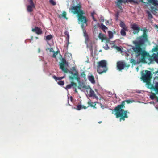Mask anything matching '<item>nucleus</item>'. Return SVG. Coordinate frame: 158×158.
<instances>
[{
  "label": "nucleus",
  "mask_w": 158,
  "mask_h": 158,
  "mask_svg": "<svg viewBox=\"0 0 158 158\" xmlns=\"http://www.w3.org/2000/svg\"><path fill=\"white\" fill-rule=\"evenodd\" d=\"M70 99H72V97H71Z\"/></svg>",
  "instance_id": "6e6d98bb"
},
{
  "label": "nucleus",
  "mask_w": 158,
  "mask_h": 158,
  "mask_svg": "<svg viewBox=\"0 0 158 158\" xmlns=\"http://www.w3.org/2000/svg\"><path fill=\"white\" fill-rule=\"evenodd\" d=\"M106 24L107 25L108 24H110V23H109V21H107L106 22Z\"/></svg>",
  "instance_id": "c03bdc74"
},
{
  "label": "nucleus",
  "mask_w": 158,
  "mask_h": 158,
  "mask_svg": "<svg viewBox=\"0 0 158 158\" xmlns=\"http://www.w3.org/2000/svg\"><path fill=\"white\" fill-rule=\"evenodd\" d=\"M94 12L93 13H92L91 14V16L92 17L93 20L94 21H96V19H95V18H94Z\"/></svg>",
  "instance_id": "ea45409f"
},
{
  "label": "nucleus",
  "mask_w": 158,
  "mask_h": 158,
  "mask_svg": "<svg viewBox=\"0 0 158 158\" xmlns=\"http://www.w3.org/2000/svg\"><path fill=\"white\" fill-rule=\"evenodd\" d=\"M70 99H72V97H71Z\"/></svg>",
  "instance_id": "5fc2aeb1"
},
{
  "label": "nucleus",
  "mask_w": 158,
  "mask_h": 158,
  "mask_svg": "<svg viewBox=\"0 0 158 158\" xmlns=\"http://www.w3.org/2000/svg\"><path fill=\"white\" fill-rule=\"evenodd\" d=\"M130 62L131 63L135 64L136 63V61L134 59H131L130 60Z\"/></svg>",
  "instance_id": "a19ab883"
},
{
  "label": "nucleus",
  "mask_w": 158,
  "mask_h": 158,
  "mask_svg": "<svg viewBox=\"0 0 158 158\" xmlns=\"http://www.w3.org/2000/svg\"><path fill=\"white\" fill-rule=\"evenodd\" d=\"M30 5L27 6V10L28 12H31L33 10V9L35 8V6L32 0H29Z\"/></svg>",
  "instance_id": "1a4fd4ad"
},
{
  "label": "nucleus",
  "mask_w": 158,
  "mask_h": 158,
  "mask_svg": "<svg viewBox=\"0 0 158 158\" xmlns=\"http://www.w3.org/2000/svg\"><path fill=\"white\" fill-rule=\"evenodd\" d=\"M131 28L134 30L133 33L134 34H138L140 30L143 31V33L140 36L137 38V40L133 41V43L135 45V47L132 48L133 52L135 53L136 56L138 57L141 56L140 61L142 63L146 62L145 58L146 56H149V54L146 51L144 50L141 47L145 44L148 41V38L147 35L148 30L146 27L143 29H141L136 23L131 25Z\"/></svg>",
  "instance_id": "f257e3e1"
},
{
  "label": "nucleus",
  "mask_w": 158,
  "mask_h": 158,
  "mask_svg": "<svg viewBox=\"0 0 158 158\" xmlns=\"http://www.w3.org/2000/svg\"><path fill=\"white\" fill-rule=\"evenodd\" d=\"M117 67L119 71L123 69L125 67H126L125 63L122 61H118L117 63Z\"/></svg>",
  "instance_id": "9d476101"
},
{
  "label": "nucleus",
  "mask_w": 158,
  "mask_h": 158,
  "mask_svg": "<svg viewBox=\"0 0 158 158\" xmlns=\"http://www.w3.org/2000/svg\"><path fill=\"white\" fill-rule=\"evenodd\" d=\"M128 1L130 2H133L134 3H137V2L135 1L134 0H128Z\"/></svg>",
  "instance_id": "79ce46f5"
},
{
  "label": "nucleus",
  "mask_w": 158,
  "mask_h": 158,
  "mask_svg": "<svg viewBox=\"0 0 158 158\" xmlns=\"http://www.w3.org/2000/svg\"><path fill=\"white\" fill-rule=\"evenodd\" d=\"M152 89H153L156 93H158V83H156L155 86H153Z\"/></svg>",
  "instance_id": "4be33fe9"
},
{
  "label": "nucleus",
  "mask_w": 158,
  "mask_h": 158,
  "mask_svg": "<svg viewBox=\"0 0 158 158\" xmlns=\"http://www.w3.org/2000/svg\"><path fill=\"white\" fill-rule=\"evenodd\" d=\"M120 26L122 28V30H125L126 31H128L127 27L126 26L123 22L121 21L120 22Z\"/></svg>",
  "instance_id": "dca6fc26"
},
{
  "label": "nucleus",
  "mask_w": 158,
  "mask_h": 158,
  "mask_svg": "<svg viewBox=\"0 0 158 158\" xmlns=\"http://www.w3.org/2000/svg\"><path fill=\"white\" fill-rule=\"evenodd\" d=\"M152 52H156L158 51V45H156V47L153 48L152 50Z\"/></svg>",
  "instance_id": "72a5a7b5"
},
{
  "label": "nucleus",
  "mask_w": 158,
  "mask_h": 158,
  "mask_svg": "<svg viewBox=\"0 0 158 158\" xmlns=\"http://www.w3.org/2000/svg\"><path fill=\"white\" fill-rule=\"evenodd\" d=\"M100 105L101 107L102 108L103 107V105L102 104H101Z\"/></svg>",
  "instance_id": "de8ad7c7"
},
{
  "label": "nucleus",
  "mask_w": 158,
  "mask_h": 158,
  "mask_svg": "<svg viewBox=\"0 0 158 158\" xmlns=\"http://www.w3.org/2000/svg\"><path fill=\"white\" fill-rule=\"evenodd\" d=\"M89 88L90 89L89 97H95V98L97 97L95 95L94 91L92 90L89 87Z\"/></svg>",
  "instance_id": "412c9836"
},
{
  "label": "nucleus",
  "mask_w": 158,
  "mask_h": 158,
  "mask_svg": "<svg viewBox=\"0 0 158 158\" xmlns=\"http://www.w3.org/2000/svg\"><path fill=\"white\" fill-rule=\"evenodd\" d=\"M129 104L132 102V101L130 100H126L121 102V104L118 105L113 110L115 112L114 114L116 117L117 118H119V121H124L126 118H128L127 113L129 112L127 110H125L123 108H125V102Z\"/></svg>",
  "instance_id": "f03ea898"
},
{
  "label": "nucleus",
  "mask_w": 158,
  "mask_h": 158,
  "mask_svg": "<svg viewBox=\"0 0 158 158\" xmlns=\"http://www.w3.org/2000/svg\"><path fill=\"white\" fill-rule=\"evenodd\" d=\"M156 94L152 93L150 95V97L151 99L153 100L156 97Z\"/></svg>",
  "instance_id": "cd10ccee"
},
{
  "label": "nucleus",
  "mask_w": 158,
  "mask_h": 158,
  "mask_svg": "<svg viewBox=\"0 0 158 158\" xmlns=\"http://www.w3.org/2000/svg\"><path fill=\"white\" fill-rule=\"evenodd\" d=\"M49 2L53 6L55 5L56 4V2L53 0H50Z\"/></svg>",
  "instance_id": "f704fd0d"
},
{
  "label": "nucleus",
  "mask_w": 158,
  "mask_h": 158,
  "mask_svg": "<svg viewBox=\"0 0 158 158\" xmlns=\"http://www.w3.org/2000/svg\"><path fill=\"white\" fill-rule=\"evenodd\" d=\"M97 69L98 73L100 74L106 73L108 70L107 63L106 60H103L97 63Z\"/></svg>",
  "instance_id": "7ed1b4c3"
},
{
  "label": "nucleus",
  "mask_w": 158,
  "mask_h": 158,
  "mask_svg": "<svg viewBox=\"0 0 158 158\" xmlns=\"http://www.w3.org/2000/svg\"><path fill=\"white\" fill-rule=\"evenodd\" d=\"M125 30L121 29L120 33L121 35L123 36H125L126 35V33L125 32Z\"/></svg>",
  "instance_id": "2f4dec72"
},
{
  "label": "nucleus",
  "mask_w": 158,
  "mask_h": 158,
  "mask_svg": "<svg viewBox=\"0 0 158 158\" xmlns=\"http://www.w3.org/2000/svg\"><path fill=\"white\" fill-rule=\"evenodd\" d=\"M150 81L151 80H148L147 81H144V82L146 83V85H147V87L148 88L152 89L153 85L151 84Z\"/></svg>",
  "instance_id": "6ab92c4d"
},
{
  "label": "nucleus",
  "mask_w": 158,
  "mask_h": 158,
  "mask_svg": "<svg viewBox=\"0 0 158 158\" xmlns=\"http://www.w3.org/2000/svg\"><path fill=\"white\" fill-rule=\"evenodd\" d=\"M65 34L66 35L68 38H69V32L67 31H66L64 32Z\"/></svg>",
  "instance_id": "37998d69"
},
{
  "label": "nucleus",
  "mask_w": 158,
  "mask_h": 158,
  "mask_svg": "<svg viewBox=\"0 0 158 158\" xmlns=\"http://www.w3.org/2000/svg\"><path fill=\"white\" fill-rule=\"evenodd\" d=\"M147 13L148 14V16L149 18L151 19L153 18V16L152 15L150 12H148Z\"/></svg>",
  "instance_id": "58836bf2"
},
{
  "label": "nucleus",
  "mask_w": 158,
  "mask_h": 158,
  "mask_svg": "<svg viewBox=\"0 0 158 158\" xmlns=\"http://www.w3.org/2000/svg\"><path fill=\"white\" fill-rule=\"evenodd\" d=\"M145 73H143L142 74L141 78V79L143 81L151 80L152 77V74H151V71L145 70Z\"/></svg>",
  "instance_id": "39448f33"
},
{
  "label": "nucleus",
  "mask_w": 158,
  "mask_h": 158,
  "mask_svg": "<svg viewBox=\"0 0 158 158\" xmlns=\"http://www.w3.org/2000/svg\"><path fill=\"white\" fill-rule=\"evenodd\" d=\"M101 28L104 32H105V30H107L108 29V28L103 24H101Z\"/></svg>",
  "instance_id": "bb28decb"
},
{
  "label": "nucleus",
  "mask_w": 158,
  "mask_h": 158,
  "mask_svg": "<svg viewBox=\"0 0 158 158\" xmlns=\"http://www.w3.org/2000/svg\"><path fill=\"white\" fill-rule=\"evenodd\" d=\"M74 88V91H75V92H76V93H77V89H76V87H73Z\"/></svg>",
  "instance_id": "a18cd8bd"
},
{
  "label": "nucleus",
  "mask_w": 158,
  "mask_h": 158,
  "mask_svg": "<svg viewBox=\"0 0 158 158\" xmlns=\"http://www.w3.org/2000/svg\"><path fill=\"white\" fill-rule=\"evenodd\" d=\"M81 77H82L85 80L86 79V74H85L84 71H83L82 73H81Z\"/></svg>",
  "instance_id": "473e14b6"
},
{
  "label": "nucleus",
  "mask_w": 158,
  "mask_h": 158,
  "mask_svg": "<svg viewBox=\"0 0 158 158\" xmlns=\"http://www.w3.org/2000/svg\"><path fill=\"white\" fill-rule=\"evenodd\" d=\"M148 2L150 3H152L154 5H156V0H147Z\"/></svg>",
  "instance_id": "c85d7f7f"
},
{
  "label": "nucleus",
  "mask_w": 158,
  "mask_h": 158,
  "mask_svg": "<svg viewBox=\"0 0 158 158\" xmlns=\"http://www.w3.org/2000/svg\"><path fill=\"white\" fill-rule=\"evenodd\" d=\"M52 77L56 81H57V80L60 81L61 80L64 78V77H57L55 75L53 76Z\"/></svg>",
  "instance_id": "b1692460"
},
{
  "label": "nucleus",
  "mask_w": 158,
  "mask_h": 158,
  "mask_svg": "<svg viewBox=\"0 0 158 158\" xmlns=\"http://www.w3.org/2000/svg\"><path fill=\"white\" fill-rule=\"evenodd\" d=\"M77 86V84L76 83L74 82L73 81H72L71 84L67 85L66 88V89H70L72 87H75Z\"/></svg>",
  "instance_id": "4468645a"
},
{
  "label": "nucleus",
  "mask_w": 158,
  "mask_h": 158,
  "mask_svg": "<svg viewBox=\"0 0 158 158\" xmlns=\"http://www.w3.org/2000/svg\"><path fill=\"white\" fill-rule=\"evenodd\" d=\"M88 78L89 80L91 82L92 84H94L95 82L94 78V76L93 75H91L90 76H88Z\"/></svg>",
  "instance_id": "a211bd4d"
},
{
  "label": "nucleus",
  "mask_w": 158,
  "mask_h": 158,
  "mask_svg": "<svg viewBox=\"0 0 158 158\" xmlns=\"http://www.w3.org/2000/svg\"><path fill=\"white\" fill-rule=\"evenodd\" d=\"M152 57H153L155 60L158 63V56L156 54H154V55L152 56Z\"/></svg>",
  "instance_id": "a878e982"
},
{
  "label": "nucleus",
  "mask_w": 158,
  "mask_h": 158,
  "mask_svg": "<svg viewBox=\"0 0 158 158\" xmlns=\"http://www.w3.org/2000/svg\"><path fill=\"white\" fill-rule=\"evenodd\" d=\"M98 103L97 102H94V103L91 101H89L87 103L88 105H89L90 106L92 107H93L94 108H96V107H95V106L96 105V103Z\"/></svg>",
  "instance_id": "f3484780"
},
{
  "label": "nucleus",
  "mask_w": 158,
  "mask_h": 158,
  "mask_svg": "<svg viewBox=\"0 0 158 158\" xmlns=\"http://www.w3.org/2000/svg\"><path fill=\"white\" fill-rule=\"evenodd\" d=\"M110 39H109V38H108L107 37H106V36L105 38V39H104V40H105L106 41V47H104V49H105L106 50H108V49H109L110 48L109 47L108 45L107 44H108V43H110Z\"/></svg>",
  "instance_id": "2eb2a0df"
},
{
  "label": "nucleus",
  "mask_w": 158,
  "mask_h": 158,
  "mask_svg": "<svg viewBox=\"0 0 158 158\" xmlns=\"http://www.w3.org/2000/svg\"><path fill=\"white\" fill-rule=\"evenodd\" d=\"M32 31L35 32L38 35H40L42 33V31L40 28L38 27H35L34 28H32Z\"/></svg>",
  "instance_id": "f8f14e48"
},
{
  "label": "nucleus",
  "mask_w": 158,
  "mask_h": 158,
  "mask_svg": "<svg viewBox=\"0 0 158 158\" xmlns=\"http://www.w3.org/2000/svg\"><path fill=\"white\" fill-rule=\"evenodd\" d=\"M66 13L65 11H64L62 14V17L67 19L68 18L66 17Z\"/></svg>",
  "instance_id": "4c0bfd02"
},
{
  "label": "nucleus",
  "mask_w": 158,
  "mask_h": 158,
  "mask_svg": "<svg viewBox=\"0 0 158 158\" xmlns=\"http://www.w3.org/2000/svg\"><path fill=\"white\" fill-rule=\"evenodd\" d=\"M108 36L109 39H111L113 36V35L112 32L111 31H108Z\"/></svg>",
  "instance_id": "7c9ffc66"
},
{
  "label": "nucleus",
  "mask_w": 158,
  "mask_h": 158,
  "mask_svg": "<svg viewBox=\"0 0 158 158\" xmlns=\"http://www.w3.org/2000/svg\"><path fill=\"white\" fill-rule=\"evenodd\" d=\"M57 83L59 85H63L64 84V81H60L58 82Z\"/></svg>",
  "instance_id": "c9c22d12"
},
{
  "label": "nucleus",
  "mask_w": 158,
  "mask_h": 158,
  "mask_svg": "<svg viewBox=\"0 0 158 158\" xmlns=\"http://www.w3.org/2000/svg\"><path fill=\"white\" fill-rule=\"evenodd\" d=\"M66 64V60L64 58H62L61 60V62L60 64V68L64 72L67 73L68 70L67 68L65 67Z\"/></svg>",
  "instance_id": "0eeeda50"
},
{
  "label": "nucleus",
  "mask_w": 158,
  "mask_h": 158,
  "mask_svg": "<svg viewBox=\"0 0 158 158\" xmlns=\"http://www.w3.org/2000/svg\"><path fill=\"white\" fill-rule=\"evenodd\" d=\"M125 2H126L124 0H117L116 1H115L116 6L120 10L122 9L121 6L122 3H125Z\"/></svg>",
  "instance_id": "9b49d317"
},
{
  "label": "nucleus",
  "mask_w": 158,
  "mask_h": 158,
  "mask_svg": "<svg viewBox=\"0 0 158 158\" xmlns=\"http://www.w3.org/2000/svg\"><path fill=\"white\" fill-rule=\"evenodd\" d=\"M53 37V36L51 35H48L45 37V40L46 41H49L51 39H52Z\"/></svg>",
  "instance_id": "393cba45"
},
{
  "label": "nucleus",
  "mask_w": 158,
  "mask_h": 158,
  "mask_svg": "<svg viewBox=\"0 0 158 158\" xmlns=\"http://www.w3.org/2000/svg\"><path fill=\"white\" fill-rule=\"evenodd\" d=\"M84 14L83 11H81L80 13L78 14L77 15L78 20L81 24V27L82 29L87 26V22L88 20L86 17L83 15Z\"/></svg>",
  "instance_id": "20e7f679"
},
{
  "label": "nucleus",
  "mask_w": 158,
  "mask_h": 158,
  "mask_svg": "<svg viewBox=\"0 0 158 158\" xmlns=\"http://www.w3.org/2000/svg\"><path fill=\"white\" fill-rule=\"evenodd\" d=\"M89 106H88L87 107H86L84 106H82L81 105H79L77 106L76 109L78 110H79L82 109H86V108H87V107H89Z\"/></svg>",
  "instance_id": "aec40b11"
},
{
  "label": "nucleus",
  "mask_w": 158,
  "mask_h": 158,
  "mask_svg": "<svg viewBox=\"0 0 158 158\" xmlns=\"http://www.w3.org/2000/svg\"><path fill=\"white\" fill-rule=\"evenodd\" d=\"M33 36H31V40H33Z\"/></svg>",
  "instance_id": "09e8293b"
},
{
  "label": "nucleus",
  "mask_w": 158,
  "mask_h": 158,
  "mask_svg": "<svg viewBox=\"0 0 158 158\" xmlns=\"http://www.w3.org/2000/svg\"><path fill=\"white\" fill-rule=\"evenodd\" d=\"M155 98H156V101L158 102V97L156 96Z\"/></svg>",
  "instance_id": "49530a36"
},
{
  "label": "nucleus",
  "mask_w": 158,
  "mask_h": 158,
  "mask_svg": "<svg viewBox=\"0 0 158 158\" xmlns=\"http://www.w3.org/2000/svg\"><path fill=\"white\" fill-rule=\"evenodd\" d=\"M98 37L100 38V39H101L102 40V41L104 40V39L106 37V36H105L104 35H103L102 33H99V34Z\"/></svg>",
  "instance_id": "5701e85b"
},
{
  "label": "nucleus",
  "mask_w": 158,
  "mask_h": 158,
  "mask_svg": "<svg viewBox=\"0 0 158 158\" xmlns=\"http://www.w3.org/2000/svg\"><path fill=\"white\" fill-rule=\"evenodd\" d=\"M101 123H102V121H99V122H98V123H99V124Z\"/></svg>",
  "instance_id": "8fccbe9b"
},
{
  "label": "nucleus",
  "mask_w": 158,
  "mask_h": 158,
  "mask_svg": "<svg viewBox=\"0 0 158 158\" xmlns=\"http://www.w3.org/2000/svg\"><path fill=\"white\" fill-rule=\"evenodd\" d=\"M35 38H36V39H38V37H35Z\"/></svg>",
  "instance_id": "603ef678"
},
{
  "label": "nucleus",
  "mask_w": 158,
  "mask_h": 158,
  "mask_svg": "<svg viewBox=\"0 0 158 158\" xmlns=\"http://www.w3.org/2000/svg\"><path fill=\"white\" fill-rule=\"evenodd\" d=\"M87 38H86V39H87V38H88V35H87Z\"/></svg>",
  "instance_id": "3c124183"
},
{
  "label": "nucleus",
  "mask_w": 158,
  "mask_h": 158,
  "mask_svg": "<svg viewBox=\"0 0 158 158\" xmlns=\"http://www.w3.org/2000/svg\"><path fill=\"white\" fill-rule=\"evenodd\" d=\"M157 56H158V52H157Z\"/></svg>",
  "instance_id": "864d4df0"
},
{
  "label": "nucleus",
  "mask_w": 158,
  "mask_h": 158,
  "mask_svg": "<svg viewBox=\"0 0 158 158\" xmlns=\"http://www.w3.org/2000/svg\"><path fill=\"white\" fill-rule=\"evenodd\" d=\"M112 48H114L115 49H116L118 51H120L121 50V48L120 47L117 46L115 45L111 47Z\"/></svg>",
  "instance_id": "c756f323"
},
{
  "label": "nucleus",
  "mask_w": 158,
  "mask_h": 158,
  "mask_svg": "<svg viewBox=\"0 0 158 158\" xmlns=\"http://www.w3.org/2000/svg\"><path fill=\"white\" fill-rule=\"evenodd\" d=\"M89 88V86H86L83 83L80 82L79 83L78 88V89L81 90V89H88Z\"/></svg>",
  "instance_id": "ddd939ff"
},
{
  "label": "nucleus",
  "mask_w": 158,
  "mask_h": 158,
  "mask_svg": "<svg viewBox=\"0 0 158 158\" xmlns=\"http://www.w3.org/2000/svg\"><path fill=\"white\" fill-rule=\"evenodd\" d=\"M81 6L79 4L77 6H73L71 8V12L74 14H78L80 13L81 11H83L81 10Z\"/></svg>",
  "instance_id": "423d86ee"
},
{
  "label": "nucleus",
  "mask_w": 158,
  "mask_h": 158,
  "mask_svg": "<svg viewBox=\"0 0 158 158\" xmlns=\"http://www.w3.org/2000/svg\"><path fill=\"white\" fill-rule=\"evenodd\" d=\"M58 52V51H57L56 52L53 51L54 53L52 56V57L53 58H56V56L57 55Z\"/></svg>",
  "instance_id": "e433bc0d"
},
{
  "label": "nucleus",
  "mask_w": 158,
  "mask_h": 158,
  "mask_svg": "<svg viewBox=\"0 0 158 158\" xmlns=\"http://www.w3.org/2000/svg\"><path fill=\"white\" fill-rule=\"evenodd\" d=\"M69 73L73 75V76H69V78L70 79L73 80L74 79H75L77 80L78 82H80V78L78 76V73L77 72H76L75 73H73V72L70 71Z\"/></svg>",
  "instance_id": "6e6552de"
}]
</instances>
